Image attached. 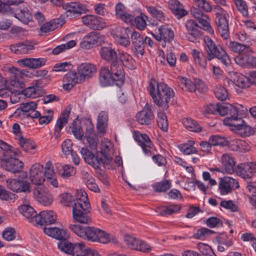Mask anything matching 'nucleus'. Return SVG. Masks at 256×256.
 Segmentation results:
<instances>
[{"label": "nucleus", "instance_id": "19", "mask_svg": "<svg viewBox=\"0 0 256 256\" xmlns=\"http://www.w3.org/2000/svg\"><path fill=\"white\" fill-rule=\"evenodd\" d=\"M133 136L142 149L144 154L146 156L150 155V149L152 147V144L149 136L147 134H142L138 131H134L133 132Z\"/></svg>", "mask_w": 256, "mask_h": 256}, {"label": "nucleus", "instance_id": "39", "mask_svg": "<svg viewBox=\"0 0 256 256\" xmlns=\"http://www.w3.org/2000/svg\"><path fill=\"white\" fill-rule=\"evenodd\" d=\"M70 112L68 111L63 112L60 118L57 120L54 127V136L58 138L60 136V131L68 122Z\"/></svg>", "mask_w": 256, "mask_h": 256}, {"label": "nucleus", "instance_id": "43", "mask_svg": "<svg viewBox=\"0 0 256 256\" xmlns=\"http://www.w3.org/2000/svg\"><path fill=\"white\" fill-rule=\"evenodd\" d=\"M108 114L106 112L102 111L98 116L97 129L98 133L103 135L106 132L108 126Z\"/></svg>", "mask_w": 256, "mask_h": 256}, {"label": "nucleus", "instance_id": "1", "mask_svg": "<svg viewBox=\"0 0 256 256\" xmlns=\"http://www.w3.org/2000/svg\"><path fill=\"white\" fill-rule=\"evenodd\" d=\"M99 80L101 85L106 86L112 82L118 86H122L124 82V72L122 64L118 61H114L110 64V68L102 67L100 72Z\"/></svg>", "mask_w": 256, "mask_h": 256}, {"label": "nucleus", "instance_id": "25", "mask_svg": "<svg viewBox=\"0 0 256 256\" xmlns=\"http://www.w3.org/2000/svg\"><path fill=\"white\" fill-rule=\"evenodd\" d=\"M136 118L142 125H149L154 118V114L149 106L146 104L142 110L136 114Z\"/></svg>", "mask_w": 256, "mask_h": 256}, {"label": "nucleus", "instance_id": "57", "mask_svg": "<svg viewBox=\"0 0 256 256\" xmlns=\"http://www.w3.org/2000/svg\"><path fill=\"white\" fill-rule=\"evenodd\" d=\"M111 241L114 242V238L110 236L108 233L98 228V233L96 235V238L95 242L106 244Z\"/></svg>", "mask_w": 256, "mask_h": 256}, {"label": "nucleus", "instance_id": "59", "mask_svg": "<svg viewBox=\"0 0 256 256\" xmlns=\"http://www.w3.org/2000/svg\"><path fill=\"white\" fill-rule=\"evenodd\" d=\"M157 122L158 127L164 132H166L168 130V124L167 117L165 113L160 111L158 114Z\"/></svg>", "mask_w": 256, "mask_h": 256}, {"label": "nucleus", "instance_id": "40", "mask_svg": "<svg viewBox=\"0 0 256 256\" xmlns=\"http://www.w3.org/2000/svg\"><path fill=\"white\" fill-rule=\"evenodd\" d=\"M37 108V104L34 102L23 103L20 104L19 108H17L10 116L20 117L24 112L28 113L32 110Z\"/></svg>", "mask_w": 256, "mask_h": 256}, {"label": "nucleus", "instance_id": "14", "mask_svg": "<svg viewBox=\"0 0 256 256\" xmlns=\"http://www.w3.org/2000/svg\"><path fill=\"white\" fill-rule=\"evenodd\" d=\"M82 24L92 30H102L108 26L101 18L93 14H88L82 18Z\"/></svg>", "mask_w": 256, "mask_h": 256}, {"label": "nucleus", "instance_id": "47", "mask_svg": "<svg viewBox=\"0 0 256 256\" xmlns=\"http://www.w3.org/2000/svg\"><path fill=\"white\" fill-rule=\"evenodd\" d=\"M21 94L26 98H35L42 96V91L41 88L36 85L24 88Z\"/></svg>", "mask_w": 256, "mask_h": 256}, {"label": "nucleus", "instance_id": "7", "mask_svg": "<svg viewBox=\"0 0 256 256\" xmlns=\"http://www.w3.org/2000/svg\"><path fill=\"white\" fill-rule=\"evenodd\" d=\"M216 14V22L218 26V32L222 37L227 40L229 36L228 20L230 14L226 10L220 7L217 8Z\"/></svg>", "mask_w": 256, "mask_h": 256}, {"label": "nucleus", "instance_id": "2", "mask_svg": "<svg viewBox=\"0 0 256 256\" xmlns=\"http://www.w3.org/2000/svg\"><path fill=\"white\" fill-rule=\"evenodd\" d=\"M148 90L154 102L164 108H168V103L174 96V90L166 84L158 82L154 80L150 82Z\"/></svg>", "mask_w": 256, "mask_h": 256}, {"label": "nucleus", "instance_id": "5", "mask_svg": "<svg viewBox=\"0 0 256 256\" xmlns=\"http://www.w3.org/2000/svg\"><path fill=\"white\" fill-rule=\"evenodd\" d=\"M26 172H22L16 178H9L6 180V186L12 191L19 193L29 194L31 192L30 183L27 180Z\"/></svg>", "mask_w": 256, "mask_h": 256}, {"label": "nucleus", "instance_id": "49", "mask_svg": "<svg viewBox=\"0 0 256 256\" xmlns=\"http://www.w3.org/2000/svg\"><path fill=\"white\" fill-rule=\"evenodd\" d=\"M46 178L48 182L54 187L58 186V182L54 172V166L51 162H46Z\"/></svg>", "mask_w": 256, "mask_h": 256}, {"label": "nucleus", "instance_id": "56", "mask_svg": "<svg viewBox=\"0 0 256 256\" xmlns=\"http://www.w3.org/2000/svg\"><path fill=\"white\" fill-rule=\"evenodd\" d=\"M208 140L212 146H228V145L229 140H227L225 137L218 134L210 136Z\"/></svg>", "mask_w": 256, "mask_h": 256}, {"label": "nucleus", "instance_id": "18", "mask_svg": "<svg viewBox=\"0 0 256 256\" xmlns=\"http://www.w3.org/2000/svg\"><path fill=\"white\" fill-rule=\"evenodd\" d=\"M239 188L238 182L230 176L220 178L218 184V190L222 195L230 192L232 190Z\"/></svg>", "mask_w": 256, "mask_h": 256}, {"label": "nucleus", "instance_id": "3", "mask_svg": "<svg viewBox=\"0 0 256 256\" xmlns=\"http://www.w3.org/2000/svg\"><path fill=\"white\" fill-rule=\"evenodd\" d=\"M204 42L208 60L217 58L226 66L230 64L231 61L228 56L221 46L216 44L208 36L204 37Z\"/></svg>", "mask_w": 256, "mask_h": 256}, {"label": "nucleus", "instance_id": "48", "mask_svg": "<svg viewBox=\"0 0 256 256\" xmlns=\"http://www.w3.org/2000/svg\"><path fill=\"white\" fill-rule=\"evenodd\" d=\"M182 208L179 204H171L166 206H162L157 209L156 212L159 215L165 216L178 212Z\"/></svg>", "mask_w": 256, "mask_h": 256}, {"label": "nucleus", "instance_id": "37", "mask_svg": "<svg viewBox=\"0 0 256 256\" xmlns=\"http://www.w3.org/2000/svg\"><path fill=\"white\" fill-rule=\"evenodd\" d=\"M118 61L126 67L130 69L136 68V62L131 55L124 51L118 52Z\"/></svg>", "mask_w": 256, "mask_h": 256}, {"label": "nucleus", "instance_id": "29", "mask_svg": "<svg viewBox=\"0 0 256 256\" xmlns=\"http://www.w3.org/2000/svg\"><path fill=\"white\" fill-rule=\"evenodd\" d=\"M43 231L46 235L60 240L69 238L68 231L64 228L56 227L44 228Z\"/></svg>", "mask_w": 256, "mask_h": 256}, {"label": "nucleus", "instance_id": "17", "mask_svg": "<svg viewBox=\"0 0 256 256\" xmlns=\"http://www.w3.org/2000/svg\"><path fill=\"white\" fill-rule=\"evenodd\" d=\"M33 194L34 198L44 206L50 205L53 201L52 196L43 185L35 188L33 190Z\"/></svg>", "mask_w": 256, "mask_h": 256}, {"label": "nucleus", "instance_id": "44", "mask_svg": "<svg viewBox=\"0 0 256 256\" xmlns=\"http://www.w3.org/2000/svg\"><path fill=\"white\" fill-rule=\"evenodd\" d=\"M101 57L106 61H118V54L113 48L110 47H103L100 50Z\"/></svg>", "mask_w": 256, "mask_h": 256}, {"label": "nucleus", "instance_id": "31", "mask_svg": "<svg viewBox=\"0 0 256 256\" xmlns=\"http://www.w3.org/2000/svg\"><path fill=\"white\" fill-rule=\"evenodd\" d=\"M34 45L29 42L18 43L12 44L10 46V50L14 54H27L30 53L34 49Z\"/></svg>", "mask_w": 256, "mask_h": 256}, {"label": "nucleus", "instance_id": "6", "mask_svg": "<svg viewBox=\"0 0 256 256\" xmlns=\"http://www.w3.org/2000/svg\"><path fill=\"white\" fill-rule=\"evenodd\" d=\"M68 228L78 237L94 242H95L98 230V228L80 224H70Z\"/></svg>", "mask_w": 256, "mask_h": 256}, {"label": "nucleus", "instance_id": "50", "mask_svg": "<svg viewBox=\"0 0 256 256\" xmlns=\"http://www.w3.org/2000/svg\"><path fill=\"white\" fill-rule=\"evenodd\" d=\"M145 7L152 18L161 22L165 21V14L161 9L150 5H146Z\"/></svg>", "mask_w": 256, "mask_h": 256}, {"label": "nucleus", "instance_id": "20", "mask_svg": "<svg viewBox=\"0 0 256 256\" xmlns=\"http://www.w3.org/2000/svg\"><path fill=\"white\" fill-rule=\"evenodd\" d=\"M102 150L100 154L104 158V167L110 168L113 161L112 151L111 150V142L108 140L104 138L101 143Z\"/></svg>", "mask_w": 256, "mask_h": 256}, {"label": "nucleus", "instance_id": "36", "mask_svg": "<svg viewBox=\"0 0 256 256\" xmlns=\"http://www.w3.org/2000/svg\"><path fill=\"white\" fill-rule=\"evenodd\" d=\"M62 8L73 16L80 15L85 10L84 5L76 2L66 3L62 5Z\"/></svg>", "mask_w": 256, "mask_h": 256}, {"label": "nucleus", "instance_id": "46", "mask_svg": "<svg viewBox=\"0 0 256 256\" xmlns=\"http://www.w3.org/2000/svg\"><path fill=\"white\" fill-rule=\"evenodd\" d=\"M228 114L230 116V117L244 116L246 114V108L242 104H228Z\"/></svg>", "mask_w": 256, "mask_h": 256}, {"label": "nucleus", "instance_id": "21", "mask_svg": "<svg viewBox=\"0 0 256 256\" xmlns=\"http://www.w3.org/2000/svg\"><path fill=\"white\" fill-rule=\"evenodd\" d=\"M96 72V66L90 63H82L77 68V74L82 82L92 77Z\"/></svg>", "mask_w": 256, "mask_h": 256}, {"label": "nucleus", "instance_id": "34", "mask_svg": "<svg viewBox=\"0 0 256 256\" xmlns=\"http://www.w3.org/2000/svg\"><path fill=\"white\" fill-rule=\"evenodd\" d=\"M228 146L232 150L240 152H248L250 149V146L246 141L238 138H231L229 140Z\"/></svg>", "mask_w": 256, "mask_h": 256}, {"label": "nucleus", "instance_id": "32", "mask_svg": "<svg viewBox=\"0 0 256 256\" xmlns=\"http://www.w3.org/2000/svg\"><path fill=\"white\" fill-rule=\"evenodd\" d=\"M154 38L158 41L164 40V42H170L174 36V32L170 28L162 26L158 29V34H152Z\"/></svg>", "mask_w": 256, "mask_h": 256}, {"label": "nucleus", "instance_id": "24", "mask_svg": "<svg viewBox=\"0 0 256 256\" xmlns=\"http://www.w3.org/2000/svg\"><path fill=\"white\" fill-rule=\"evenodd\" d=\"M46 60L44 58H24L17 60V64L20 66L32 69L39 68L44 66Z\"/></svg>", "mask_w": 256, "mask_h": 256}, {"label": "nucleus", "instance_id": "55", "mask_svg": "<svg viewBox=\"0 0 256 256\" xmlns=\"http://www.w3.org/2000/svg\"><path fill=\"white\" fill-rule=\"evenodd\" d=\"M59 173L62 178L66 179L75 174L76 170L70 164L62 165L60 169L59 170Z\"/></svg>", "mask_w": 256, "mask_h": 256}, {"label": "nucleus", "instance_id": "27", "mask_svg": "<svg viewBox=\"0 0 256 256\" xmlns=\"http://www.w3.org/2000/svg\"><path fill=\"white\" fill-rule=\"evenodd\" d=\"M8 8L9 10L7 12L8 14L14 16L24 24H27L32 20V15L27 8H20L16 12H13L10 8Z\"/></svg>", "mask_w": 256, "mask_h": 256}, {"label": "nucleus", "instance_id": "53", "mask_svg": "<svg viewBox=\"0 0 256 256\" xmlns=\"http://www.w3.org/2000/svg\"><path fill=\"white\" fill-rule=\"evenodd\" d=\"M194 142L188 140V142L182 144L178 146L180 152L184 154H196L198 152L197 149L194 146Z\"/></svg>", "mask_w": 256, "mask_h": 256}, {"label": "nucleus", "instance_id": "60", "mask_svg": "<svg viewBox=\"0 0 256 256\" xmlns=\"http://www.w3.org/2000/svg\"><path fill=\"white\" fill-rule=\"evenodd\" d=\"M12 88L10 86L8 81L6 80L0 84V97L8 98L12 94Z\"/></svg>", "mask_w": 256, "mask_h": 256}, {"label": "nucleus", "instance_id": "61", "mask_svg": "<svg viewBox=\"0 0 256 256\" xmlns=\"http://www.w3.org/2000/svg\"><path fill=\"white\" fill-rule=\"evenodd\" d=\"M53 120V111L47 110L38 118L39 124L41 125H46Z\"/></svg>", "mask_w": 256, "mask_h": 256}, {"label": "nucleus", "instance_id": "16", "mask_svg": "<svg viewBox=\"0 0 256 256\" xmlns=\"http://www.w3.org/2000/svg\"><path fill=\"white\" fill-rule=\"evenodd\" d=\"M236 172L242 178L250 179L256 172V162H250L240 164L236 168Z\"/></svg>", "mask_w": 256, "mask_h": 256}, {"label": "nucleus", "instance_id": "62", "mask_svg": "<svg viewBox=\"0 0 256 256\" xmlns=\"http://www.w3.org/2000/svg\"><path fill=\"white\" fill-rule=\"evenodd\" d=\"M72 132L74 137L78 140H82L84 137V132L80 122H74L71 126Z\"/></svg>", "mask_w": 256, "mask_h": 256}, {"label": "nucleus", "instance_id": "8", "mask_svg": "<svg viewBox=\"0 0 256 256\" xmlns=\"http://www.w3.org/2000/svg\"><path fill=\"white\" fill-rule=\"evenodd\" d=\"M46 164L45 166L39 162L33 164L29 170V178L31 182L36 186L43 185L46 179Z\"/></svg>", "mask_w": 256, "mask_h": 256}, {"label": "nucleus", "instance_id": "51", "mask_svg": "<svg viewBox=\"0 0 256 256\" xmlns=\"http://www.w3.org/2000/svg\"><path fill=\"white\" fill-rule=\"evenodd\" d=\"M192 54L195 62L202 68H206L207 66L206 58L202 52L196 49L192 50Z\"/></svg>", "mask_w": 256, "mask_h": 256}, {"label": "nucleus", "instance_id": "30", "mask_svg": "<svg viewBox=\"0 0 256 256\" xmlns=\"http://www.w3.org/2000/svg\"><path fill=\"white\" fill-rule=\"evenodd\" d=\"M221 162L224 172L228 174H232L236 170L234 158L230 154H225L221 157Z\"/></svg>", "mask_w": 256, "mask_h": 256}, {"label": "nucleus", "instance_id": "54", "mask_svg": "<svg viewBox=\"0 0 256 256\" xmlns=\"http://www.w3.org/2000/svg\"><path fill=\"white\" fill-rule=\"evenodd\" d=\"M148 17L143 12H140V15L135 16L134 20V24L136 27L140 30H144L146 26V20Z\"/></svg>", "mask_w": 256, "mask_h": 256}, {"label": "nucleus", "instance_id": "4", "mask_svg": "<svg viewBox=\"0 0 256 256\" xmlns=\"http://www.w3.org/2000/svg\"><path fill=\"white\" fill-rule=\"evenodd\" d=\"M4 150L8 156L4 160V168L14 174L21 171L24 168V164L22 161L16 158L21 155V152L18 149L13 148L11 146L10 150Z\"/></svg>", "mask_w": 256, "mask_h": 256}, {"label": "nucleus", "instance_id": "45", "mask_svg": "<svg viewBox=\"0 0 256 256\" xmlns=\"http://www.w3.org/2000/svg\"><path fill=\"white\" fill-rule=\"evenodd\" d=\"M72 205H76L77 207L90 206V204L88 200V195L86 192L82 190L76 191V200Z\"/></svg>", "mask_w": 256, "mask_h": 256}, {"label": "nucleus", "instance_id": "64", "mask_svg": "<svg viewBox=\"0 0 256 256\" xmlns=\"http://www.w3.org/2000/svg\"><path fill=\"white\" fill-rule=\"evenodd\" d=\"M236 134L242 136H249L252 135L254 133L253 128L246 124L245 122L243 123L240 129H238Z\"/></svg>", "mask_w": 256, "mask_h": 256}, {"label": "nucleus", "instance_id": "13", "mask_svg": "<svg viewBox=\"0 0 256 256\" xmlns=\"http://www.w3.org/2000/svg\"><path fill=\"white\" fill-rule=\"evenodd\" d=\"M105 40L104 36L96 32H90L86 35L80 43V46L84 50H89L94 45L101 44Z\"/></svg>", "mask_w": 256, "mask_h": 256}, {"label": "nucleus", "instance_id": "12", "mask_svg": "<svg viewBox=\"0 0 256 256\" xmlns=\"http://www.w3.org/2000/svg\"><path fill=\"white\" fill-rule=\"evenodd\" d=\"M229 76L228 86L230 87L245 88L250 86L251 84L250 76L246 77L241 74L231 72H229Z\"/></svg>", "mask_w": 256, "mask_h": 256}, {"label": "nucleus", "instance_id": "58", "mask_svg": "<svg viewBox=\"0 0 256 256\" xmlns=\"http://www.w3.org/2000/svg\"><path fill=\"white\" fill-rule=\"evenodd\" d=\"M171 186V182L170 180H164L155 183L152 188L156 192H164L168 190Z\"/></svg>", "mask_w": 256, "mask_h": 256}, {"label": "nucleus", "instance_id": "22", "mask_svg": "<svg viewBox=\"0 0 256 256\" xmlns=\"http://www.w3.org/2000/svg\"><path fill=\"white\" fill-rule=\"evenodd\" d=\"M18 210L30 222L34 225L36 224V217L38 214L28 200H23L22 204L18 206Z\"/></svg>", "mask_w": 256, "mask_h": 256}, {"label": "nucleus", "instance_id": "11", "mask_svg": "<svg viewBox=\"0 0 256 256\" xmlns=\"http://www.w3.org/2000/svg\"><path fill=\"white\" fill-rule=\"evenodd\" d=\"M111 32L115 40L120 45L125 48L130 45L129 35L131 30L130 28L117 26L112 29Z\"/></svg>", "mask_w": 256, "mask_h": 256}, {"label": "nucleus", "instance_id": "41", "mask_svg": "<svg viewBox=\"0 0 256 256\" xmlns=\"http://www.w3.org/2000/svg\"><path fill=\"white\" fill-rule=\"evenodd\" d=\"M235 62L242 66L256 67V58L246 55H239L235 58Z\"/></svg>", "mask_w": 256, "mask_h": 256}, {"label": "nucleus", "instance_id": "33", "mask_svg": "<svg viewBox=\"0 0 256 256\" xmlns=\"http://www.w3.org/2000/svg\"><path fill=\"white\" fill-rule=\"evenodd\" d=\"M169 8L177 17L180 18L188 14V12L184 6L178 0H170L168 2Z\"/></svg>", "mask_w": 256, "mask_h": 256}, {"label": "nucleus", "instance_id": "23", "mask_svg": "<svg viewBox=\"0 0 256 256\" xmlns=\"http://www.w3.org/2000/svg\"><path fill=\"white\" fill-rule=\"evenodd\" d=\"M56 219V214L53 210H43L40 212L36 217L34 225L51 224H54Z\"/></svg>", "mask_w": 256, "mask_h": 256}, {"label": "nucleus", "instance_id": "10", "mask_svg": "<svg viewBox=\"0 0 256 256\" xmlns=\"http://www.w3.org/2000/svg\"><path fill=\"white\" fill-rule=\"evenodd\" d=\"M83 242H72L65 240H62L58 243V248L62 252L72 256H80Z\"/></svg>", "mask_w": 256, "mask_h": 256}, {"label": "nucleus", "instance_id": "63", "mask_svg": "<svg viewBox=\"0 0 256 256\" xmlns=\"http://www.w3.org/2000/svg\"><path fill=\"white\" fill-rule=\"evenodd\" d=\"M216 97L220 100H226L228 98V92L222 86H218L214 89Z\"/></svg>", "mask_w": 256, "mask_h": 256}, {"label": "nucleus", "instance_id": "52", "mask_svg": "<svg viewBox=\"0 0 256 256\" xmlns=\"http://www.w3.org/2000/svg\"><path fill=\"white\" fill-rule=\"evenodd\" d=\"M184 126L188 130L199 132L202 131V128L194 120L188 118H184L182 120Z\"/></svg>", "mask_w": 256, "mask_h": 256}, {"label": "nucleus", "instance_id": "38", "mask_svg": "<svg viewBox=\"0 0 256 256\" xmlns=\"http://www.w3.org/2000/svg\"><path fill=\"white\" fill-rule=\"evenodd\" d=\"M20 148L26 152L34 154L36 150V146L34 142L30 138L22 137L18 140Z\"/></svg>", "mask_w": 256, "mask_h": 256}, {"label": "nucleus", "instance_id": "15", "mask_svg": "<svg viewBox=\"0 0 256 256\" xmlns=\"http://www.w3.org/2000/svg\"><path fill=\"white\" fill-rule=\"evenodd\" d=\"M72 216L74 221L84 224H88L91 222L90 214V206H82L78 208L72 205Z\"/></svg>", "mask_w": 256, "mask_h": 256}, {"label": "nucleus", "instance_id": "42", "mask_svg": "<svg viewBox=\"0 0 256 256\" xmlns=\"http://www.w3.org/2000/svg\"><path fill=\"white\" fill-rule=\"evenodd\" d=\"M244 122V120L240 116L228 117L224 120V124L230 126V130L236 133L237 132L238 129L240 128Z\"/></svg>", "mask_w": 256, "mask_h": 256}, {"label": "nucleus", "instance_id": "35", "mask_svg": "<svg viewBox=\"0 0 256 256\" xmlns=\"http://www.w3.org/2000/svg\"><path fill=\"white\" fill-rule=\"evenodd\" d=\"M82 82L79 78L77 72H70L65 75L63 78L62 87L65 90H70L77 83Z\"/></svg>", "mask_w": 256, "mask_h": 256}, {"label": "nucleus", "instance_id": "9", "mask_svg": "<svg viewBox=\"0 0 256 256\" xmlns=\"http://www.w3.org/2000/svg\"><path fill=\"white\" fill-rule=\"evenodd\" d=\"M80 153L84 162L95 169H98L101 165L104 166V160L99 152L95 153L86 147H82Z\"/></svg>", "mask_w": 256, "mask_h": 256}, {"label": "nucleus", "instance_id": "28", "mask_svg": "<svg viewBox=\"0 0 256 256\" xmlns=\"http://www.w3.org/2000/svg\"><path fill=\"white\" fill-rule=\"evenodd\" d=\"M185 26L188 32L187 36L188 40L192 42H197L200 36V33L198 30V24L194 20H188L186 21Z\"/></svg>", "mask_w": 256, "mask_h": 256}, {"label": "nucleus", "instance_id": "26", "mask_svg": "<svg viewBox=\"0 0 256 256\" xmlns=\"http://www.w3.org/2000/svg\"><path fill=\"white\" fill-rule=\"evenodd\" d=\"M131 39L135 54L138 56H143L144 53V44L141 34L136 31H134L131 34Z\"/></svg>", "mask_w": 256, "mask_h": 256}]
</instances>
